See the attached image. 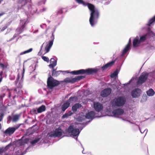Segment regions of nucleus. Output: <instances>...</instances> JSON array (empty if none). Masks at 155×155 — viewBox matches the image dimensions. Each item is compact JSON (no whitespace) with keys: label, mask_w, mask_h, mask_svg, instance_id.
<instances>
[{"label":"nucleus","mask_w":155,"mask_h":155,"mask_svg":"<svg viewBox=\"0 0 155 155\" xmlns=\"http://www.w3.org/2000/svg\"><path fill=\"white\" fill-rule=\"evenodd\" d=\"M3 72L2 71H1L0 73V78H2V75L3 74Z\"/></svg>","instance_id":"nucleus-47"},{"label":"nucleus","mask_w":155,"mask_h":155,"mask_svg":"<svg viewBox=\"0 0 155 155\" xmlns=\"http://www.w3.org/2000/svg\"><path fill=\"white\" fill-rule=\"evenodd\" d=\"M70 105V103L68 101L65 102L61 106V109L63 111H64L65 110L68 108Z\"/></svg>","instance_id":"nucleus-21"},{"label":"nucleus","mask_w":155,"mask_h":155,"mask_svg":"<svg viewBox=\"0 0 155 155\" xmlns=\"http://www.w3.org/2000/svg\"><path fill=\"white\" fill-rule=\"evenodd\" d=\"M82 106L81 104L78 103L74 104L72 107V110L74 113H75L77 111V109L81 107Z\"/></svg>","instance_id":"nucleus-19"},{"label":"nucleus","mask_w":155,"mask_h":155,"mask_svg":"<svg viewBox=\"0 0 155 155\" xmlns=\"http://www.w3.org/2000/svg\"><path fill=\"white\" fill-rule=\"evenodd\" d=\"M63 8H62L59 9L57 11V14L59 15L62 14L63 12Z\"/></svg>","instance_id":"nucleus-37"},{"label":"nucleus","mask_w":155,"mask_h":155,"mask_svg":"<svg viewBox=\"0 0 155 155\" xmlns=\"http://www.w3.org/2000/svg\"><path fill=\"white\" fill-rule=\"evenodd\" d=\"M83 119L82 120H81V119H80L79 118H78V120L79 121H81V122H82L83 120Z\"/></svg>","instance_id":"nucleus-48"},{"label":"nucleus","mask_w":155,"mask_h":155,"mask_svg":"<svg viewBox=\"0 0 155 155\" xmlns=\"http://www.w3.org/2000/svg\"><path fill=\"white\" fill-rule=\"evenodd\" d=\"M59 84V82L54 79L51 76H50L48 78L47 81V86L49 89L52 90L54 87L58 86Z\"/></svg>","instance_id":"nucleus-3"},{"label":"nucleus","mask_w":155,"mask_h":155,"mask_svg":"<svg viewBox=\"0 0 155 155\" xmlns=\"http://www.w3.org/2000/svg\"><path fill=\"white\" fill-rule=\"evenodd\" d=\"M118 74L117 72L116 71H114L112 74H111L110 77L112 78H113L116 77Z\"/></svg>","instance_id":"nucleus-35"},{"label":"nucleus","mask_w":155,"mask_h":155,"mask_svg":"<svg viewBox=\"0 0 155 155\" xmlns=\"http://www.w3.org/2000/svg\"><path fill=\"white\" fill-rule=\"evenodd\" d=\"M19 127V126L18 127L15 126L13 127H8L5 130L4 132V133L6 135H8L9 136H10Z\"/></svg>","instance_id":"nucleus-9"},{"label":"nucleus","mask_w":155,"mask_h":155,"mask_svg":"<svg viewBox=\"0 0 155 155\" xmlns=\"http://www.w3.org/2000/svg\"><path fill=\"white\" fill-rule=\"evenodd\" d=\"M57 65V61L53 58H51L50 60V64L49 65L50 68H52L53 69Z\"/></svg>","instance_id":"nucleus-20"},{"label":"nucleus","mask_w":155,"mask_h":155,"mask_svg":"<svg viewBox=\"0 0 155 155\" xmlns=\"http://www.w3.org/2000/svg\"><path fill=\"white\" fill-rule=\"evenodd\" d=\"M68 73H69V72H68V71H66Z\"/></svg>","instance_id":"nucleus-57"},{"label":"nucleus","mask_w":155,"mask_h":155,"mask_svg":"<svg viewBox=\"0 0 155 155\" xmlns=\"http://www.w3.org/2000/svg\"><path fill=\"white\" fill-rule=\"evenodd\" d=\"M7 28V26L6 25H5V26L3 27L1 29V31H4V30H5Z\"/></svg>","instance_id":"nucleus-41"},{"label":"nucleus","mask_w":155,"mask_h":155,"mask_svg":"<svg viewBox=\"0 0 155 155\" xmlns=\"http://www.w3.org/2000/svg\"><path fill=\"white\" fill-rule=\"evenodd\" d=\"M11 96H12V93H11V92H9V94H8V97L9 98H10L11 97Z\"/></svg>","instance_id":"nucleus-45"},{"label":"nucleus","mask_w":155,"mask_h":155,"mask_svg":"<svg viewBox=\"0 0 155 155\" xmlns=\"http://www.w3.org/2000/svg\"><path fill=\"white\" fill-rule=\"evenodd\" d=\"M95 116V113L93 111H91L87 113L85 116V117L88 119L92 120Z\"/></svg>","instance_id":"nucleus-18"},{"label":"nucleus","mask_w":155,"mask_h":155,"mask_svg":"<svg viewBox=\"0 0 155 155\" xmlns=\"http://www.w3.org/2000/svg\"><path fill=\"white\" fill-rule=\"evenodd\" d=\"M48 30V29H47L45 31V33H47V31Z\"/></svg>","instance_id":"nucleus-54"},{"label":"nucleus","mask_w":155,"mask_h":155,"mask_svg":"<svg viewBox=\"0 0 155 155\" xmlns=\"http://www.w3.org/2000/svg\"><path fill=\"white\" fill-rule=\"evenodd\" d=\"M131 44V40L130 38L128 42L127 45H128V46H129L130 47Z\"/></svg>","instance_id":"nucleus-42"},{"label":"nucleus","mask_w":155,"mask_h":155,"mask_svg":"<svg viewBox=\"0 0 155 155\" xmlns=\"http://www.w3.org/2000/svg\"><path fill=\"white\" fill-rule=\"evenodd\" d=\"M2 78H0V83H1V81H2Z\"/></svg>","instance_id":"nucleus-51"},{"label":"nucleus","mask_w":155,"mask_h":155,"mask_svg":"<svg viewBox=\"0 0 155 155\" xmlns=\"http://www.w3.org/2000/svg\"><path fill=\"white\" fill-rule=\"evenodd\" d=\"M66 131L69 134H71L74 136H77L79 135L80 131L78 128H74L73 125H71L67 130Z\"/></svg>","instance_id":"nucleus-6"},{"label":"nucleus","mask_w":155,"mask_h":155,"mask_svg":"<svg viewBox=\"0 0 155 155\" xmlns=\"http://www.w3.org/2000/svg\"><path fill=\"white\" fill-rule=\"evenodd\" d=\"M40 138H38L35 140H32L31 142V143L32 145H34L38 143L40 140Z\"/></svg>","instance_id":"nucleus-32"},{"label":"nucleus","mask_w":155,"mask_h":155,"mask_svg":"<svg viewBox=\"0 0 155 155\" xmlns=\"http://www.w3.org/2000/svg\"><path fill=\"white\" fill-rule=\"evenodd\" d=\"M18 87H20V88H21V86H19V87H17V88H18Z\"/></svg>","instance_id":"nucleus-55"},{"label":"nucleus","mask_w":155,"mask_h":155,"mask_svg":"<svg viewBox=\"0 0 155 155\" xmlns=\"http://www.w3.org/2000/svg\"><path fill=\"white\" fill-rule=\"evenodd\" d=\"M141 43L139 39V37L138 36H136L133 40V46L134 47H136L139 46Z\"/></svg>","instance_id":"nucleus-15"},{"label":"nucleus","mask_w":155,"mask_h":155,"mask_svg":"<svg viewBox=\"0 0 155 155\" xmlns=\"http://www.w3.org/2000/svg\"><path fill=\"white\" fill-rule=\"evenodd\" d=\"M13 90L15 92H17V88H15L14 89H13Z\"/></svg>","instance_id":"nucleus-49"},{"label":"nucleus","mask_w":155,"mask_h":155,"mask_svg":"<svg viewBox=\"0 0 155 155\" xmlns=\"http://www.w3.org/2000/svg\"><path fill=\"white\" fill-rule=\"evenodd\" d=\"M3 0H0V3H1V2L3 1Z\"/></svg>","instance_id":"nucleus-56"},{"label":"nucleus","mask_w":155,"mask_h":155,"mask_svg":"<svg viewBox=\"0 0 155 155\" xmlns=\"http://www.w3.org/2000/svg\"><path fill=\"white\" fill-rule=\"evenodd\" d=\"M29 140V138H25L24 137H22L19 140V144L20 146H22L25 144L27 143Z\"/></svg>","instance_id":"nucleus-17"},{"label":"nucleus","mask_w":155,"mask_h":155,"mask_svg":"<svg viewBox=\"0 0 155 155\" xmlns=\"http://www.w3.org/2000/svg\"><path fill=\"white\" fill-rule=\"evenodd\" d=\"M77 99V97L76 96L71 97L69 98L67 101L69 102H73L75 101Z\"/></svg>","instance_id":"nucleus-26"},{"label":"nucleus","mask_w":155,"mask_h":155,"mask_svg":"<svg viewBox=\"0 0 155 155\" xmlns=\"http://www.w3.org/2000/svg\"><path fill=\"white\" fill-rule=\"evenodd\" d=\"M0 66L2 68H4L5 67V65L3 64L2 63L0 64Z\"/></svg>","instance_id":"nucleus-44"},{"label":"nucleus","mask_w":155,"mask_h":155,"mask_svg":"<svg viewBox=\"0 0 155 155\" xmlns=\"http://www.w3.org/2000/svg\"><path fill=\"white\" fill-rule=\"evenodd\" d=\"M52 40L50 41L48 44L45 48V50L46 51V53L48 52L53 44V40L54 39V36L53 35V33H52V36L51 37Z\"/></svg>","instance_id":"nucleus-13"},{"label":"nucleus","mask_w":155,"mask_h":155,"mask_svg":"<svg viewBox=\"0 0 155 155\" xmlns=\"http://www.w3.org/2000/svg\"><path fill=\"white\" fill-rule=\"evenodd\" d=\"M148 32L147 34H147V36L148 37V36L149 35L152 37L155 36V33H154L153 31H150V28H148Z\"/></svg>","instance_id":"nucleus-30"},{"label":"nucleus","mask_w":155,"mask_h":155,"mask_svg":"<svg viewBox=\"0 0 155 155\" xmlns=\"http://www.w3.org/2000/svg\"><path fill=\"white\" fill-rule=\"evenodd\" d=\"M4 14L3 13H0V17L2 16Z\"/></svg>","instance_id":"nucleus-50"},{"label":"nucleus","mask_w":155,"mask_h":155,"mask_svg":"<svg viewBox=\"0 0 155 155\" xmlns=\"http://www.w3.org/2000/svg\"><path fill=\"white\" fill-rule=\"evenodd\" d=\"M32 50H33V49L32 48H30L29 49L23 52H21L20 54L19 55H23L24 54H27L28 53L32 51Z\"/></svg>","instance_id":"nucleus-31"},{"label":"nucleus","mask_w":155,"mask_h":155,"mask_svg":"<svg viewBox=\"0 0 155 155\" xmlns=\"http://www.w3.org/2000/svg\"><path fill=\"white\" fill-rule=\"evenodd\" d=\"M4 116V114L3 113H0V121H1Z\"/></svg>","instance_id":"nucleus-38"},{"label":"nucleus","mask_w":155,"mask_h":155,"mask_svg":"<svg viewBox=\"0 0 155 155\" xmlns=\"http://www.w3.org/2000/svg\"><path fill=\"white\" fill-rule=\"evenodd\" d=\"M63 72L61 71H56V69H53L52 76L54 77H57L58 76L61 72Z\"/></svg>","instance_id":"nucleus-23"},{"label":"nucleus","mask_w":155,"mask_h":155,"mask_svg":"<svg viewBox=\"0 0 155 155\" xmlns=\"http://www.w3.org/2000/svg\"><path fill=\"white\" fill-rule=\"evenodd\" d=\"M42 58L45 61L48 62L49 61V59L46 56H42Z\"/></svg>","instance_id":"nucleus-36"},{"label":"nucleus","mask_w":155,"mask_h":155,"mask_svg":"<svg viewBox=\"0 0 155 155\" xmlns=\"http://www.w3.org/2000/svg\"><path fill=\"white\" fill-rule=\"evenodd\" d=\"M98 71L97 68H88L87 69H81L77 71H74L70 72V73L74 75H77L80 74H86L87 75H90L96 73Z\"/></svg>","instance_id":"nucleus-2"},{"label":"nucleus","mask_w":155,"mask_h":155,"mask_svg":"<svg viewBox=\"0 0 155 155\" xmlns=\"http://www.w3.org/2000/svg\"><path fill=\"white\" fill-rule=\"evenodd\" d=\"M5 155H9L8 154H5Z\"/></svg>","instance_id":"nucleus-59"},{"label":"nucleus","mask_w":155,"mask_h":155,"mask_svg":"<svg viewBox=\"0 0 155 155\" xmlns=\"http://www.w3.org/2000/svg\"><path fill=\"white\" fill-rule=\"evenodd\" d=\"M141 90L138 88H136L131 92V95L133 97L136 98L139 97L141 94Z\"/></svg>","instance_id":"nucleus-11"},{"label":"nucleus","mask_w":155,"mask_h":155,"mask_svg":"<svg viewBox=\"0 0 155 155\" xmlns=\"http://www.w3.org/2000/svg\"><path fill=\"white\" fill-rule=\"evenodd\" d=\"M154 22H155V15L149 20L147 24L148 26H150Z\"/></svg>","instance_id":"nucleus-28"},{"label":"nucleus","mask_w":155,"mask_h":155,"mask_svg":"<svg viewBox=\"0 0 155 155\" xmlns=\"http://www.w3.org/2000/svg\"><path fill=\"white\" fill-rule=\"evenodd\" d=\"M111 92V90L110 88H106L101 91V95L103 97H106L109 95Z\"/></svg>","instance_id":"nucleus-10"},{"label":"nucleus","mask_w":155,"mask_h":155,"mask_svg":"<svg viewBox=\"0 0 155 155\" xmlns=\"http://www.w3.org/2000/svg\"><path fill=\"white\" fill-rule=\"evenodd\" d=\"M68 113L69 116H71L73 114V113L71 111H69Z\"/></svg>","instance_id":"nucleus-43"},{"label":"nucleus","mask_w":155,"mask_h":155,"mask_svg":"<svg viewBox=\"0 0 155 155\" xmlns=\"http://www.w3.org/2000/svg\"><path fill=\"white\" fill-rule=\"evenodd\" d=\"M94 107L96 111L99 112L103 109V106L99 102H94Z\"/></svg>","instance_id":"nucleus-12"},{"label":"nucleus","mask_w":155,"mask_h":155,"mask_svg":"<svg viewBox=\"0 0 155 155\" xmlns=\"http://www.w3.org/2000/svg\"><path fill=\"white\" fill-rule=\"evenodd\" d=\"M115 61H112L110 62L107 63L102 67V70L103 71H104L108 68H110L114 64Z\"/></svg>","instance_id":"nucleus-16"},{"label":"nucleus","mask_w":155,"mask_h":155,"mask_svg":"<svg viewBox=\"0 0 155 155\" xmlns=\"http://www.w3.org/2000/svg\"><path fill=\"white\" fill-rule=\"evenodd\" d=\"M75 1L79 4H82L84 6H87L89 9L91 11L89 22L91 26H94L97 23L98 19L100 13L98 10L96 9L94 5L89 3H85L83 0H75Z\"/></svg>","instance_id":"nucleus-1"},{"label":"nucleus","mask_w":155,"mask_h":155,"mask_svg":"<svg viewBox=\"0 0 155 155\" xmlns=\"http://www.w3.org/2000/svg\"><path fill=\"white\" fill-rule=\"evenodd\" d=\"M148 38L147 34H145L142 36H140L139 39L141 43L145 42Z\"/></svg>","instance_id":"nucleus-22"},{"label":"nucleus","mask_w":155,"mask_h":155,"mask_svg":"<svg viewBox=\"0 0 155 155\" xmlns=\"http://www.w3.org/2000/svg\"><path fill=\"white\" fill-rule=\"evenodd\" d=\"M124 112V111L123 109L118 108L113 110L112 112V114L114 116H119L122 115Z\"/></svg>","instance_id":"nucleus-14"},{"label":"nucleus","mask_w":155,"mask_h":155,"mask_svg":"<svg viewBox=\"0 0 155 155\" xmlns=\"http://www.w3.org/2000/svg\"><path fill=\"white\" fill-rule=\"evenodd\" d=\"M68 117H69V116H68V113H67L65 114H64L62 116V118H65Z\"/></svg>","instance_id":"nucleus-39"},{"label":"nucleus","mask_w":155,"mask_h":155,"mask_svg":"<svg viewBox=\"0 0 155 155\" xmlns=\"http://www.w3.org/2000/svg\"><path fill=\"white\" fill-rule=\"evenodd\" d=\"M2 78H0V83H1V81H2Z\"/></svg>","instance_id":"nucleus-52"},{"label":"nucleus","mask_w":155,"mask_h":155,"mask_svg":"<svg viewBox=\"0 0 155 155\" xmlns=\"http://www.w3.org/2000/svg\"><path fill=\"white\" fill-rule=\"evenodd\" d=\"M30 112L33 114H38L37 109L33 108L31 110Z\"/></svg>","instance_id":"nucleus-33"},{"label":"nucleus","mask_w":155,"mask_h":155,"mask_svg":"<svg viewBox=\"0 0 155 155\" xmlns=\"http://www.w3.org/2000/svg\"><path fill=\"white\" fill-rule=\"evenodd\" d=\"M147 95L149 96H153L155 94V92L152 88L149 89L147 91Z\"/></svg>","instance_id":"nucleus-25"},{"label":"nucleus","mask_w":155,"mask_h":155,"mask_svg":"<svg viewBox=\"0 0 155 155\" xmlns=\"http://www.w3.org/2000/svg\"><path fill=\"white\" fill-rule=\"evenodd\" d=\"M15 96H14L13 97V99L15 98Z\"/></svg>","instance_id":"nucleus-58"},{"label":"nucleus","mask_w":155,"mask_h":155,"mask_svg":"<svg viewBox=\"0 0 155 155\" xmlns=\"http://www.w3.org/2000/svg\"><path fill=\"white\" fill-rule=\"evenodd\" d=\"M149 73L146 71L142 72L139 76L137 81L138 85H141L147 80L148 78Z\"/></svg>","instance_id":"nucleus-5"},{"label":"nucleus","mask_w":155,"mask_h":155,"mask_svg":"<svg viewBox=\"0 0 155 155\" xmlns=\"http://www.w3.org/2000/svg\"><path fill=\"white\" fill-rule=\"evenodd\" d=\"M45 106L42 105L38 108H37L38 112V113H41L44 111L45 110Z\"/></svg>","instance_id":"nucleus-24"},{"label":"nucleus","mask_w":155,"mask_h":155,"mask_svg":"<svg viewBox=\"0 0 155 155\" xmlns=\"http://www.w3.org/2000/svg\"><path fill=\"white\" fill-rule=\"evenodd\" d=\"M63 131L62 130L58 127L56 129L54 132H51L49 134V136L51 137H60L63 134Z\"/></svg>","instance_id":"nucleus-7"},{"label":"nucleus","mask_w":155,"mask_h":155,"mask_svg":"<svg viewBox=\"0 0 155 155\" xmlns=\"http://www.w3.org/2000/svg\"><path fill=\"white\" fill-rule=\"evenodd\" d=\"M4 151V149L3 148L0 147V154H2Z\"/></svg>","instance_id":"nucleus-40"},{"label":"nucleus","mask_w":155,"mask_h":155,"mask_svg":"<svg viewBox=\"0 0 155 155\" xmlns=\"http://www.w3.org/2000/svg\"><path fill=\"white\" fill-rule=\"evenodd\" d=\"M9 90V91H10V90Z\"/></svg>","instance_id":"nucleus-60"},{"label":"nucleus","mask_w":155,"mask_h":155,"mask_svg":"<svg viewBox=\"0 0 155 155\" xmlns=\"http://www.w3.org/2000/svg\"><path fill=\"white\" fill-rule=\"evenodd\" d=\"M130 47L128 45H127L125 48H124L122 51V54H125L129 50Z\"/></svg>","instance_id":"nucleus-29"},{"label":"nucleus","mask_w":155,"mask_h":155,"mask_svg":"<svg viewBox=\"0 0 155 155\" xmlns=\"http://www.w3.org/2000/svg\"><path fill=\"white\" fill-rule=\"evenodd\" d=\"M28 1V0H19L18 2L20 4L23 3L24 5H25L27 4Z\"/></svg>","instance_id":"nucleus-34"},{"label":"nucleus","mask_w":155,"mask_h":155,"mask_svg":"<svg viewBox=\"0 0 155 155\" xmlns=\"http://www.w3.org/2000/svg\"><path fill=\"white\" fill-rule=\"evenodd\" d=\"M114 104L116 106H123L125 103V100L122 97H119L114 100Z\"/></svg>","instance_id":"nucleus-8"},{"label":"nucleus","mask_w":155,"mask_h":155,"mask_svg":"<svg viewBox=\"0 0 155 155\" xmlns=\"http://www.w3.org/2000/svg\"><path fill=\"white\" fill-rule=\"evenodd\" d=\"M20 115H19L16 114L13 116L12 121L16 122L19 119Z\"/></svg>","instance_id":"nucleus-27"},{"label":"nucleus","mask_w":155,"mask_h":155,"mask_svg":"<svg viewBox=\"0 0 155 155\" xmlns=\"http://www.w3.org/2000/svg\"><path fill=\"white\" fill-rule=\"evenodd\" d=\"M19 77H18L16 79V81H15V83L16 84H17V82H18V81L19 80Z\"/></svg>","instance_id":"nucleus-46"},{"label":"nucleus","mask_w":155,"mask_h":155,"mask_svg":"<svg viewBox=\"0 0 155 155\" xmlns=\"http://www.w3.org/2000/svg\"><path fill=\"white\" fill-rule=\"evenodd\" d=\"M2 128V125L1 123H0V129H1Z\"/></svg>","instance_id":"nucleus-53"},{"label":"nucleus","mask_w":155,"mask_h":155,"mask_svg":"<svg viewBox=\"0 0 155 155\" xmlns=\"http://www.w3.org/2000/svg\"><path fill=\"white\" fill-rule=\"evenodd\" d=\"M85 77V76H76L74 78H67L64 79L62 82L66 83H74L79 81L82 80Z\"/></svg>","instance_id":"nucleus-4"}]
</instances>
